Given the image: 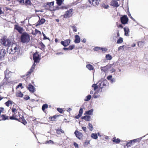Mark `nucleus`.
Segmentation results:
<instances>
[{"mask_svg":"<svg viewBox=\"0 0 148 148\" xmlns=\"http://www.w3.org/2000/svg\"><path fill=\"white\" fill-rule=\"evenodd\" d=\"M45 22V20L44 18H41L38 21V24L39 25H42Z\"/></svg>","mask_w":148,"mask_h":148,"instance_id":"cd10ccee","label":"nucleus"},{"mask_svg":"<svg viewBox=\"0 0 148 148\" xmlns=\"http://www.w3.org/2000/svg\"><path fill=\"white\" fill-rule=\"evenodd\" d=\"M57 110L60 113H62L63 111V110L62 108H57Z\"/></svg>","mask_w":148,"mask_h":148,"instance_id":"49530a36","label":"nucleus"},{"mask_svg":"<svg viewBox=\"0 0 148 148\" xmlns=\"http://www.w3.org/2000/svg\"><path fill=\"white\" fill-rule=\"evenodd\" d=\"M112 76L111 75H110L108 76L107 78V79L108 80H110L112 78Z\"/></svg>","mask_w":148,"mask_h":148,"instance_id":"5fc2aeb1","label":"nucleus"},{"mask_svg":"<svg viewBox=\"0 0 148 148\" xmlns=\"http://www.w3.org/2000/svg\"><path fill=\"white\" fill-rule=\"evenodd\" d=\"M42 35H43V36H44V39H49V38H47L46 37V36H45V34L43 33H42Z\"/></svg>","mask_w":148,"mask_h":148,"instance_id":"13d9d810","label":"nucleus"},{"mask_svg":"<svg viewBox=\"0 0 148 148\" xmlns=\"http://www.w3.org/2000/svg\"><path fill=\"white\" fill-rule=\"evenodd\" d=\"M14 29L17 30L21 34L20 40L21 42L25 44H27L30 41V36L28 33L26 32H23L24 30L22 27L18 25H14Z\"/></svg>","mask_w":148,"mask_h":148,"instance_id":"f03ea898","label":"nucleus"},{"mask_svg":"<svg viewBox=\"0 0 148 148\" xmlns=\"http://www.w3.org/2000/svg\"><path fill=\"white\" fill-rule=\"evenodd\" d=\"M124 46L123 45V46H120L118 48V50H119L120 49H121L122 48H123V47Z\"/></svg>","mask_w":148,"mask_h":148,"instance_id":"0e129e2a","label":"nucleus"},{"mask_svg":"<svg viewBox=\"0 0 148 148\" xmlns=\"http://www.w3.org/2000/svg\"><path fill=\"white\" fill-rule=\"evenodd\" d=\"M104 83L103 82H102L100 83L98 85V86L101 89L102 88H103V86H104Z\"/></svg>","mask_w":148,"mask_h":148,"instance_id":"a19ab883","label":"nucleus"},{"mask_svg":"<svg viewBox=\"0 0 148 148\" xmlns=\"http://www.w3.org/2000/svg\"><path fill=\"white\" fill-rule=\"evenodd\" d=\"M128 18L126 15H124L120 18L121 22L124 25L128 23Z\"/></svg>","mask_w":148,"mask_h":148,"instance_id":"423d86ee","label":"nucleus"},{"mask_svg":"<svg viewBox=\"0 0 148 148\" xmlns=\"http://www.w3.org/2000/svg\"><path fill=\"white\" fill-rule=\"evenodd\" d=\"M110 82L111 83H113L114 82H115V79L114 78H112L110 80Z\"/></svg>","mask_w":148,"mask_h":148,"instance_id":"052dcab7","label":"nucleus"},{"mask_svg":"<svg viewBox=\"0 0 148 148\" xmlns=\"http://www.w3.org/2000/svg\"><path fill=\"white\" fill-rule=\"evenodd\" d=\"M23 95V94L20 91L17 92L16 93V96L17 97H22Z\"/></svg>","mask_w":148,"mask_h":148,"instance_id":"c756f323","label":"nucleus"},{"mask_svg":"<svg viewBox=\"0 0 148 148\" xmlns=\"http://www.w3.org/2000/svg\"><path fill=\"white\" fill-rule=\"evenodd\" d=\"M10 114H11V113H10V114H9L8 113L7 114H2L1 115V116H0V118H1V119L3 120H10Z\"/></svg>","mask_w":148,"mask_h":148,"instance_id":"6e6552de","label":"nucleus"},{"mask_svg":"<svg viewBox=\"0 0 148 148\" xmlns=\"http://www.w3.org/2000/svg\"><path fill=\"white\" fill-rule=\"evenodd\" d=\"M75 40L74 42L76 43H78L80 41V38L79 36L78 35H76L75 36Z\"/></svg>","mask_w":148,"mask_h":148,"instance_id":"6ab92c4d","label":"nucleus"},{"mask_svg":"<svg viewBox=\"0 0 148 148\" xmlns=\"http://www.w3.org/2000/svg\"><path fill=\"white\" fill-rule=\"evenodd\" d=\"M3 12L1 10V8L0 7V15L1 14H3Z\"/></svg>","mask_w":148,"mask_h":148,"instance_id":"69168bd1","label":"nucleus"},{"mask_svg":"<svg viewBox=\"0 0 148 148\" xmlns=\"http://www.w3.org/2000/svg\"><path fill=\"white\" fill-rule=\"evenodd\" d=\"M35 66V64L34 63L32 66L29 70L27 72V73L26 75V76H28L30 75L31 73L34 70V69Z\"/></svg>","mask_w":148,"mask_h":148,"instance_id":"2eb2a0df","label":"nucleus"},{"mask_svg":"<svg viewBox=\"0 0 148 148\" xmlns=\"http://www.w3.org/2000/svg\"><path fill=\"white\" fill-rule=\"evenodd\" d=\"M86 66L87 68L90 70H93L94 69L93 66L90 64H87Z\"/></svg>","mask_w":148,"mask_h":148,"instance_id":"c85d7f7f","label":"nucleus"},{"mask_svg":"<svg viewBox=\"0 0 148 148\" xmlns=\"http://www.w3.org/2000/svg\"><path fill=\"white\" fill-rule=\"evenodd\" d=\"M101 71H103L105 73L106 72L108 71V69L106 66L102 67H101Z\"/></svg>","mask_w":148,"mask_h":148,"instance_id":"2f4dec72","label":"nucleus"},{"mask_svg":"<svg viewBox=\"0 0 148 148\" xmlns=\"http://www.w3.org/2000/svg\"><path fill=\"white\" fill-rule=\"evenodd\" d=\"M82 41L83 42L85 43L86 42V40L85 38H84L83 40H82Z\"/></svg>","mask_w":148,"mask_h":148,"instance_id":"774afa93","label":"nucleus"},{"mask_svg":"<svg viewBox=\"0 0 148 148\" xmlns=\"http://www.w3.org/2000/svg\"><path fill=\"white\" fill-rule=\"evenodd\" d=\"M92 87L94 88V90H95L98 88V86L97 84H93L92 85Z\"/></svg>","mask_w":148,"mask_h":148,"instance_id":"58836bf2","label":"nucleus"},{"mask_svg":"<svg viewBox=\"0 0 148 148\" xmlns=\"http://www.w3.org/2000/svg\"><path fill=\"white\" fill-rule=\"evenodd\" d=\"M115 70L114 69H112L110 70L111 73H113L115 71Z\"/></svg>","mask_w":148,"mask_h":148,"instance_id":"e2e57ef3","label":"nucleus"},{"mask_svg":"<svg viewBox=\"0 0 148 148\" xmlns=\"http://www.w3.org/2000/svg\"><path fill=\"white\" fill-rule=\"evenodd\" d=\"M93 111V109H91L89 110L86 111L85 112V114H87L89 115H92V113Z\"/></svg>","mask_w":148,"mask_h":148,"instance_id":"a878e982","label":"nucleus"},{"mask_svg":"<svg viewBox=\"0 0 148 148\" xmlns=\"http://www.w3.org/2000/svg\"><path fill=\"white\" fill-rule=\"evenodd\" d=\"M103 7L107 9L109 7V5H108L103 4Z\"/></svg>","mask_w":148,"mask_h":148,"instance_id":"864d4df0","label":"nucleus"},{"mask_svg":"<svg viewBox=\"0 0 148 148\" xmlns=\"http://www.w3.org/2000/svg\"><path fill=\"white\" fill-rule=\"evenodd\" d=\"M71 40L70 39H67L64 41H61L60 43L64 47L68 46L70 43Z\"/></svg>","mask_w":148,"mask_h":148,"instance_id":"1a4fd4ad","label":"nucleus"},{"mask_svg":"<svg viewBox=\"0 0 148 148\" xmlns=\"http://www.w3.org/2000/svg\"><path fill=\"white\" fill-rule=\"evenodd\" d=\"M91 137L94 139H97L98 138L97 134H96L92 133L91 135Z\"/></svg>","mask_w":148,"mask_h":148,"instance_id":"72a5a7b5","label":"nucleus"},{"mask_svg":"<svg viewBox=\"0 0 148 148\" xmlns=\"http://www.w3.org/2000/svg\"><path fill=\"white\" fill-rule=\"evenodd\" d=\"M13 102L11 100H8L5 103V104L7 107H9L10 105L12 104Z\"/></svg>","mask_w":148,"mask_h":148,"instance_id":"5701e85b","label":"nucleus"},{"mask_svg":"<svg viewBox=\"0 0 148 148\" xmlns=\"http://www.w3.org/2000/svg\"><path fill=\"white\" fill-rule=\"evenodd\" d=\"M117 26L119 28H123V26L121 24H117Z\"/></svg>","mask_w":148,"mask_h":148,"instance_id":"6e6d98bb","label":"nucleus"},{"mask_svg":"<svg viewBox=\"0 0 148 148\" xmlns=\"http://www.w3.org/2000/svg\"><path fill=\"white\" fill-rule=\"evenodd\" d=\"M71 27L73 29V32H76L77 31V29L76 27L75 26H71Z\"/></svg>","mask_w":148,"mask_h":148,"instance_id":"c03bdc74","label":"nucleus"},{"mask_svg":"<svg viewBox=\"0 0 148 148\" xmlns=\"http://www.w3.org/2000/svg\"><path fill=\"white\" fill-rule=\"evenodd\" d=\"M19 107L16 104L14 105L10 109L12 112V115L10 114V120H14L18 121L26 125L27 122L25 120L24 116L21 115L18 112Z\"/></svg>","mask_w":148,"mask_h":148,"instance_id":"f257e3e1","label":"nucleus"},{"mask_svg":"<svg viewBox=\"0 0 148 148\" xmlns=\"http://www.w3.org/2000/svg\"><path fill=\"white\" fill-rule=\"evenodd\" d=\"M20 3H23L28 4L30 2V1L29 0H17Z\"/></svg>","mask_w":148,"mask_h":148,"instance_id":"b1692460","label":"nucleus"},{"mask_svg":"<svg viewBox=\"0 0 148 148\" xmlns=\"http://www.w3.org/2000/svg\"><path fill=\"white\" fill-rule=\"evenodd\" d=\"M40 46L43 48H44L45 47V45L42 42L40 44Z\"/></svg>","mask_w":148,"mask_h":148,"instance_id":"bf43d9fd","label":"nucleus"},{"mask_svg":"<svg viewBox=\"0 0 148 148\" xmlns=\"http://www.w3.org/2000/svg\"><path fill=\"white\" fill-rule=\"evenodd\" d=\"M45 143L46 144H54V142L53 141H52L51 140H50L48 141H46Z\"/></svg>","mask_w":148,"mask_h":148,"instance_id":"a18cd8bd","label":"nucleus"},{"mask_svg":"<svg viewBox=\"0 0 148 148\" xmlns=\"http://www.w3.org/2000/svg\"><path fill=\"white\" fill-rule=\"evenodd\" d=\"M112 141L114 143L116 144L119 143L120 142V139L118 138H116V137L113 138Z\"/></svg>","mask_w":148,"mask_h":148,"instance_id":"4be33fe9","label":"nucleus"},{"mask_svg":"<svg viewBox=\"0 0 148 148\" xmlns=\"http://www.w3.org/2000/svg\"><path fill=\"white\" fill-rule=\"evenodd\" d=\"M48 108V105L47 104H43L42 107V110L44 111L45 112V109H47Z\"/></svg>","mask_w":148,"mask_h":148,"instance_id":"473e14b6","label":"nucleus"},{"mask_svg":"<svg viewBox=\"0 0 148 148\" xmlns=\"http://www.w3.org/2000/svg\"><path fill=\"white\" fill-rule=\"evenodd\" d=\"M133 145L132 140L130 141L129 142L127 143L126 146L128 147H131Z\"/></svg>","mask_w":148,"mask_h":148,"instance_id":"f704fd0d","label":"nucleus"},{"mask_svg":"<svg viewBox=\"0 0 148 148\" xmlns=\"http://www.w3.org/2000/svg\"><path fill=\"white\" fill-rule=\"evenodd\" d=\"M111 5L116 7H118L119 6L117 0H112L111 2Z\"/></svg>","mask_w":148,"mask_h":148,"instance_id":"4468645a","label":"nucleus"},{"mask_svg":"<svg viewBox=\"0 0 148 148\" xmlns=\"http://www.w3.org/2000/svg\"><path fill=\"white\" fill-rule=\"evenodd\" d=\"M59 116V115H55L52 116H50L49 118V119L50 121H54L56 120V118Z\"/></svg>","mask_w":148,"mask_h":148,"instance_id":"aec40b11","label":"nucleus"},{"mask_svg":"<svg viewBox=\"0 0 148 148\" xmlns=\"http://www.w3.org/2000/svg\"><path fill=\"white\" fill-rule=\"evenodd\" d=\"M35 32L36 34H38V33H40V32L37 30V29H35Z\"/></svg>","mask_w":148,"mask_h":148,"instance_id":"4d7b16f0","label":"nucleus"},{"mask_svg":"<svg viewBox=\"0 0 148 148\" xmlns=\"http://www.w3.org/2000/svg\"><path fill=\"white\" fill-rule=\"evenodd\" d=\"M19 87H21V89H23V87L22 86V83H19V84L16 87V89H17Z\"/></svg>","mask_w":148,"mask_h":148,"instance_id":"de8ad7c7","label":"nucleus"},{"mask_svg":"<svg viewBox=\"0 0 148 148\" xmlns=\"http://www.w3.org/2000/svg\"><path fill=\"white\" fill-rule=\"evenodd\" d=\"M54 4V1H52L51 2H48L45 5V7L49 8V9L51 10L50 8Z\"/></svg>","mask_w":148,"mask_h":148,"instance_id":"a211bd4d","label":"nucleus"},{"mask_svg":"<svg viewBox=\"0 0 148 148\" xmlns=\"http://www.w3.org/2000/svg\"><path fill=\"white\" fill-rule=\"evenodd\" d=\"M141 138H136V139H134L133 140H132V143L134 145V143H136L137 142L138 143L141 140Z\"/></svg>","mask_w":148,"mask_h":148,"instance_id":"bb28decb","label":"nucleus"},{"mask_svg":"<svg viewBox=\"0 0 148 148\" xmlns=\"http://www.w3.org/2000/svg\"><path fill=\"white\" fill-rule=\"evenodd\" d=\"M27 88L30 92L33 93L34 92L35 88L34 86L31 84L28 85L27 87Z\"/></svg>","mask_w":148,"mask_h":148,"instance_id":"ddd939ff","label":"nucleus"},{"mask_svg":"<svg viewBox=\"0 0 148 148\" xmlns=\"http://www.w3.org/2000/svg\"><path fill=\"white\" fill-rule=\"evenodd\" d=\"M19 48L18 46H17L16 44H13L10 47V53L13 54L17 51Z\"/></svg>","mask_w":148,"mask_h":148,"instance_id":"20e7f679","label":"nucleus"},{"mask_svg":"<svg viewBox=\"0 0 148 148\" xmlns=\"http://www.w3.org/2000/svg\"><path fill=\"white\" fill-rule=\"evenodd\" d=\"M90 141L88 140H86L85 141L84 143V145H87L88 144H89Z\"/></svg>","mask_w":148,"mask_h":148,"instance_id":"3c124183","label":"nucleus"},{"mask_svg":"<svg viewBox=\"0 0 148 148\" xmlns=\"http://www.w3.org/2000/svg\"><path fill=\"white\" fill-rule=\"evenodd\" d=\"M106 57L107 60H110L112 59V57L109 54L106 55Z\"/></svg>","mask_w":148,"mask_h":148,"instance_id":"ea45409f","label":"nucleus"},{"mask_svg":"<svg viewBox=\"0 0 148 148\" xmlns=\"http://www.w3.org/2000/svg\"><path fill=\"white\" fill-rule=\"evenodd\" d=\"M74 134L76 136L79 140L81 139L83 137L82 134L77 130L74 132Z\"/></svg>","mask_w":148,"mask_h":148,"instance_id":"9d476101","label":"nucleus"},{"mask_svg":"<svg viewBox=\"0 0 148 148\" xmlns=\"http://www.w3.org/2000/svg\"><path fill=\"white\" fill-rule=\"evenodd\" d=\"M73 145L75 147V148H79V146L78 144L76 142H74Z\"/></svg>","mask_w":148,"mask_h":148,"instance_id":"8fccbe9b","label":"nucleus"},{"mask_svg":"<svg viewBox=\"0 0 148 148\" xmlns=\"http://www.w3.org/2000/svg\"><path fill=\"white\" fill-rule=\"evenodd\" d=\"M75 47V46L74 45H71L69 46L68 47L69 50H72Z\"/></svg>","mask_w":148,"mask_h":148,"instance_id":"79ce46f5","label":"nucleus"},{"mask_svg":"<svg viewBox=\"0 0 148 148\" xmlns=\"http://www.w3.org/2000/svg\"><path fill=\"white\" fill-rule=\"evenodd\" d=\"M90 116L86 115L82 116V119H84L86 121H89L90 120Z\"/></svg>","mask_w":148,"mask_h":148,"instance_id":"393cba45","label":"nucleus"},{"mask_svg":"<svg viewBox=\"0 0 148 148\" xmlns=\"http://www.w3.org/2000/svg\"><path fill=\"white\" fill-rule=\"evenodd\" d=\"M73 10L71 9L66 11L65 14L63 15L64 18H68L71 17L73 15Z\"/></svg>","mask_w":148,"mask_h":148,"instance_id":"39448f33","label":"nucleus"},{"mask_svg":"<svg viewBox=\"0 0 148 148\" xmlns=\"http://www.w3.org/2000/svg\"><path fill=\"white\" fill-rule=\"evenodd\" d=\"M56 1L57 4L59 6L61 5L63 1V0H56Z\"/></svg>","mask_w":148,"mask_h":148,"instance_id":"7c9ffc66","label":"nucleus"},{"mask_svg":"<svg viewBox=\"0 0 148 148\" xmlns=\"http://www.w3.org/2000/svg\"><path fill=\"white\" fill-rule=\"evenodd\" d=\"M107 49L106 48L100 47V50L102 51H107Z\"/></svg>","mask_w":148,"mask_h":148,"instance_id":"09e8293b","label":"nucleus"},{"mask_svg":"<svg viewBox=\"0 0 148 148\" xmlns=\"http://www.w3.org/2000/svg\"><path fill=\"white\" fill-rule=\"evenodd\" d=\"M123 42V39L121 37H120L117 40V43L118 44L121 43Z\"/></svg>","mask_w":148,"mask_h":148,"instance_id":"4c0bfd02","label":"nucleus"},{"mask_svg":"<svg viewBox=\"0 0 148 148\" xmlns=\"http://www.w3.org/2000/svg\"><path fill=\"white\" fill-rule=\"evenodd\" d=\"M88 127L90 131H92L93 130V126L92 124L90 123L88 124Z\"/></svg>","mask_w":148,"mask_h":148,"instance_id":"e433bc0d","label":"nucleus"},{"mask_svg":"<svg viewBox=\"0 0 148 148\" xmlns=\"http://www.w3.org/2000/svg\"><path fill=\"white\" fill-rule=\"evenodd\" d=\"M6 53V51L4 49H2L0 50V60H2L3 58Z\"/></svg>","mask_w":148,"mask_h":148,"instance_id":"f8f14e48","label":"nucleus"},{"mask_svg":"<svg viewBox=\"0 0 148 148\" xmlns=\"http://www.w3.org/2000/svg\"><path fill=\"white\" fill-rule=\"evenodd\" d=\"M100 47H94L93 49L94 51H97L100 50Z\"/></svg>","mask_w":148,"mask_h":148,"instance_id":"603ef678","label":"nucleus"},{"mask_svg":"<svg viewBox=\"0 0 148 148\" xmlns=\"http://www.w3.org/2000/svg\"><path fill=\"white\" fill-rule=\"evenodd\" d=\"M56 132L57 134L58 135L64 133V131L62 130L61 127L57 129L56 130Z\"/></svg>","mask_w":148,"mask_h":148,"instance_id":"f3484780","label":"nucleus"},{"mask_svg":"<svg viewBox=\"0 0 148 148\" xmlns=\"http://www.w3.org/2000/svg\"><path fill=\"white\" fill-rule=\"evenodd\" d=\"M83 113V109L82 108H81L79 110V114L75 116V118L76 119H79L82 116Z\"/></svg>","mask_w":148,"mask_h":148,"instance_id":"dca6fc26","label":"nucleus"},{"mask_svg":"<svg viewBox=\"0 0 148 148\" xmlns=\"http://www.w3.org/2000/svg\"><path fill=\"white\" fill-rule=\"evenodd\" d=\"M5 111V110L4 108L0 107V115H1V113H4Z\"/></svg>","mask_w":148,"mask_h":148,"instance_id":"37998d69","label":"nucleus"},{"mask_svg":"<svg viewBox=\"0 0 148 148\" xmlns=\"http://www.w3.org/2000/svg\"><path fill=\"white\" fill-rule=\"evenodd\" d=\"M90 3L94 6L97 5L99 3L100 0H88Z\"/></svg>","mask_w":148,"mask_h":148,"instance_id":"9b49d317","label":"nucleus"},{"mask_svg":"<svg viewBox=\"0 0 148 148\" xmlns=\"http://www.w3.org/2000/svg\"><path fill=\"white\" fill-rule=\"evenodd\" d=\"M63 54V53L62 52H58L56 53L57 55H62Z\"/></svg>","mask_w":148,"mask_h":148,"instance_id":"338daca9","label":"nucleus"},{"mask_svg":"<svg viewBox=\"0 0 148 148\" xmlns=\"http://www.w3.org/2000/svg\"><path fill=\"white\" fill-rule=\"evenodd\" d=\"M33 59L35 62L38 63L40 60V56L37 52L34 53L33 55Z\"/></svg>","mask_w":148,"mask_h":148,"instance_id":"0eeeda50","label":"nucleus"},{"mask_svg":"<svg viewBox=\"0 0 148 148\" xmlns=\"http://www.w3.org/2000/svg\"><path fill=\"white\" fill-rule=\"evenodd\" d=\"M123 29L125 32V35L126 36H128L129 33L130 32L128 28V27H125Z\"/></svg>","mask_w":148,"mask_h":148,"instance_id":"412c9836","label":"nucleus"},{"mask_svg":"<svg viewBox=\"0 0 148 148\" xmlns=\"http://www.w3.org/2000/svg\"><path fill=\"white\" fill-rule=\"evenodd\" d=\"M82 130L86 132V127H83L82 128Z\"/></svg>","mask_w":148,"mask_h":148,"instance_id":"680f3d73","label":"nucleus"},{"mask_svg":"<svg viewBox=\"0 0 148 148\" xmlns=\"http://www.w3.org/2000/svg\"><path fill=\"white\" fill-rule=\"evenodd\" d=\"M91 98V95H88L86 97V98L84 99V101H89L90 99Z\"/></svg>","mask_w":148,"mask_h":148,"instance_id":"c9c22d12","label":"nucleus"},{"mask_svg":"<svg viewBox=\"0 0 148 148\" xmlns=\"http://www.w3.org/2000/svg\"><path fill=\"white\" fill-rule=\"evenodd\" d=\"M0 42L3 45L6 47L9 46L11 43V41L10 39L5 37H3L0 39Z\"/></svg>","mask_w":148,"mask_h":148,"instance_id":"7ed1b4c3","label":"nucleus"}]
</instances>
